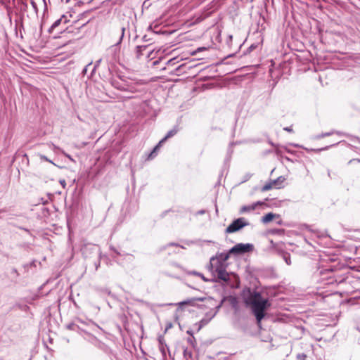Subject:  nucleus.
I'll return each mask as SVG.
<instances>
[{"mask_svg":"<svg viewBox=\"0 0 360 360\" xmlns=\"http://www.w3.org/2000/svg\"><path fill=\"white\" fill-rule=\"evenodd\" d=\"M178 131V129L177 127H174L172 129L169 130L167 134H166V136L162 139L160 142L158 143V144L153 148V150L151 151V153L149 154L148 155V159H152L153 158L155 155H156V153H157V151L159 149V148L160 147V146L164 143L168 139L174 136Z\"/></svg>","mask_w":360,"mask_h":360,"instance_id":"nucleus-5","label":"nucleus"},{"mask_svg":"<svg viewBox=\"0 0 360 360\" xmlns=\"http://www.w3.org/2000/svg\"><path fill=\"white\" fill-rule=\"evenodd\" d=\"M285 181V178L283 176L278 177L276 179L273 180V184L276 188H281L283 182Z\"/></svg>","mask_w":360,"mask_h":360,"instance_id":"nucleus-10","label":"nucleus"},{"mask_svg":"<svg viewBox=\"0 0 360 360\" xmlns=\"http://www.w3.org/2000/svg\"><path fill=\"white\" fill-rule=\"evenodd\" d=\"M92 326H94V328H96L97 330H101V328L95 323H92Z\"/></svg>","mask_w":360,"mask_h":360,"instance_id":"nucleus-29","label":"nucleus"},{"mask_svg":"<svg viewBox=\"0 0 360 360\" xmlns=\"http://www.w3.org/2000/svg\"><path fill=\"white\" fill-rule=\"evenodd\" d=\"M275 187L274 186V184H273V181H270L269 183L268 184H266L262 188V191H269L270 189H271L272 188Z\"/></svg>","mask_w":360,"mask_h":360,"instance_id":"nucleus-13","label":"nucleus"},{"mask_svg":"<svg viewBox=\"0 0 360 360\" xmlns=\"http://www.w3.org/2000/svg\"><path fill=\"white\" fill-rule=\"evenodd\" d=\"M281 231H283L282 230H277V229H276V230L273 231V233H278V232H281Z\"/></svg>","mask_w":360,"mask_h":360,"instance_id":"nucleus-33","label":"nucleus"},{"mask_svg":"<svg viewBox=\"0 0 360 360\" xmlns=\"http://www.w3.org/2000/svg\"><path fill=\"white\" fill-rule=\"evenodd\" d=\"M30 4H31L33 9L34 10V12L36 13V14H37L38 13V8H37V2L34 0H30Z\"/></svg>","mask_w":360,"mask_h":360,"instance_id":"nucleus-16","label":"nucleus"},{"mask_svg":"<svg viewBox=\"0 0 360 360\" xmlns=\"http://www.w3.org/2000/svg\"><path fill=\"white\" fill-rule=\"evenodd\" d=\"M174 60H175V58H173V59H171L168 61V63H171Z\"/></svg>","mask_w":360,"mask_h":360,"instance_id":"nucleus-36","label":"nucleus"},{"mask_svg":"<svg viewBox=\"0 0 360 360\" xmlns=\"http://www.w3.org/2000/svg\"><path fill=\"white\" fill-rule=\"evenodd\" d=\"M248 225L244 218H238L234 220L226 229L228 233H234Z\"/></svg>","mask_w":360,"mask_h":360,"instance_id":"nucleus-4","label":"nucleus"},{"mask_svg":"<svg viewBox=\"0 0 360 360\" xmlns=\"http://www.w3.org/2000/svg\"><path fill=\"white\" fill-rule=\"evenodd\" d=\"M61 152L64 154L65 156H66L68 158H69L71 161H74V160L72 159V158L70 155L65 153L63 150H61Z\"/></svg>","mask_w":360,"mask_h":360,"instance_id":"nucleus-23","label":"nucleus"},{"mask_svg":"<svg viewBox=\"0 0 360 360\" xmlns=\"http://www.w3.org/2000/svg\"><path fill=\"white\" fill-rule=\"evenodd\" d=\"M283 129L286 131H288V132H292V129L291 127H284Z\"/></svg>","mask_w":360,"mask_h":360,"instance_id":"nucleus-24","label":"nucleus"},{"mask_svg":"<svg viewBox=\"0 0 360 360\" xmlns=\"http://www.w3.org/2000/svg\"><path fill=\"white\" fill-rule=\"evenodd\" d=\"M279 217L280 216L278 214H276L272 212H269L262 217V221L264 224H267V223L270 222L271 221H272L274 219L279 218Z\"/></svg>","mask_w":360,"mask_h":360,"instance_id":"nucleus-8","label":"nucleus"},{"mask_svg":"<svg viewBox=\"0 0 360 360\" xmlns=\"http://www.w3.org/2000/svg\"><path fill=\"white\" fill-rule=\"evenodd\" d=\"M121 30H122V34H121V37H120V41L122 40V37H124L125 28L124 27H122Z\"/></svg>","mask_w":360,"mask_h":360,"instance_id":"nucleus-27","label":"nucleus"},{"mask_svg":"<svg viewBox=\"0 0 360 360\" xmlns=\"http://www.w3.org/2000/svg\"><path fill=\"white\" fill-rule=\"evenodd\" d=\"M283 259L285 260V263L288 265H290L291 264L290 257V255L288 254H284L283 255Z\"/></svg>","mask_w":360,"mask_h":360,"instance_id":"nucleus-15","label":"nucleus"},{"mask_svg":"<svg viewBox=\"0 0 360 360\" xmlns=\"http://www.w3.org/2000/svg\"><path fill=\"white\" fill-rule=\"evenodd\" d=\"M193 274H195V275H197V276H200V277H201L202 280H204V281H207V280L205 278V276H204L202 274H201L200 273H196V272H194Z\"/></svg>","mask_w":360,"mask_h":360,"instance_id":"nucleus-20","label":"nucleus"},{"mask_svg":"<svg viewBox=\"0 0 360 360\" xmlns=\"http://www.w3.org/2000/svg\"><path fill=\"white\" fill-rule=\"evenodd\" d=\"M293 146L297 148H302L299 144H294Z\"/></svg>","mask_w":360,"mask_h":360,"instance_id":"nucleus-34","label":"nucleus"},{"mask_svg":"<svg viewBox=\"0 0 360 360\" xmlns=\"http://www.w3.org/2000/svg\"><path fill=\"white\" fill-rule=\"evenodd\" d=\"M11 273L15 274L16 276H18V272L17 269H13Z\"/></svg>","mask_w":360,"mask_h":360,"instance_id":"nucleus-26","label":"nucleus"},{"mask_svg":"<svg viewBox=\"0 0 360 360\" xmlns=\"http://www.w3.org/2000/svg\"><path fill=\"white\" fill-rule=\"evenodd\" d=\"M328 147H325L323 148H321V149H319V150H326Z\"/></svg>","mask_w":360,"mask_h":360,"instance_id":"nucleus-37","label":"nucleus"},{"mask_svg":"<svg viewBox=\"0 0 360 360\" xmlns=\"http://www.w3.org/2000/svg\"><path fill=\"white\" fill-rule=\"evenodd\" d=\"M41 159H44V160H46V161H49V162H52L51 160H48V158H46V157H45V156H44V155H41Z\"/></svg>","mask_w":360,"mask_h":360,"instance_id":"nucleus-30","label":"nucleus"},{"mask_svg":"<svg viewBox=\"0 0 360 360\" xmlns=\"http://www.w3.org/2000/svg\"><path fill=\"white\" fill-rule=\"evenodd\" d=\"M91 63H89V64H88V65H87L84 68V70H83V71H82V73H83L84 75H85V74L86 73L87 68H88V67H89V65H91Z\"/></svg>","mask_w":360,"mask_h":360,"instance_id":"nucleus-25","label":"nucleus"},{"mask_svg":"<svg viewBox=\"0 0 360 360\" xmlns=\"http://www.w3.org/2000/svg\"><path fill=\"white\" fill-rule=\"evenodd\" d=\"M149 48L148 45H142L136 46V55L138 58H140L141 56L144 54V51H146Z\"/></svg>","mask_w":360,"mask_h":360,"instance_id":"nucleus-9","label":"nucleus"},{"mask_svg":"<svg viewBox=\"0 0 360 360\" xmlns=\"http://www.w3.org/2000/svg\"><path fill=\"white\" fill-rule=\"evenodd\" d=\"M195 300H188L186 301H184V302H179L178 304L181 306V305H185V304H191Z\"/></svg>","mask_w":360,"mask_h":360,"instance_id":"nucleus-19","label":"nucleus"},{"mask_svg":"<svg viewBox=\"0 0 360 360\" xmlns=\"http://www.w3.org/2000/svg\"><path fill=\"white\" fill-rule=\"evenodd\" d=\"M307 358V355L304 353H300L297 354V360H305Z\"/></svg>","mask_w":360,"mask_h":360,"instance_id":"nucleus-17","label":"nucleus"},{"mask_svg":"<svg viewBox=\"0 0 360 360\" xmlns=\"http://www.w3.org/2000/svg\"><path fill=\"white\" fill-rule=\"evenodd\" d=\"M171 245H177L176 244H174V243H172Z\"/></svg>","mask_w":360,"mask_h":360,"instance_id":"nucleus-39","label":"nucleus"},{"mask_svg":"<svg viewBox=\"0 0 360 360\" xmlns=\"http://www.w3.org/2000/svg\"><path fill=\"white\" fill-rule=\"evenodd\" d=\"M262 205H263L262 202L257 201L250 205H243L240 207V213L243 214L246 212H251L256 210L259 206H261Z\"/></svg>","mask_w":360,"mask_h":360,"instance_id":"nucleus-6","label":"nucleus"},{"mask_svg":"<svg viewBox=\"0 0 360 360\" xmlns=\"http://www.w3.org/2000/svg\"><path fill=\"white\" fill-rule=\"evenodd\" d=\"M334 134V131H330V132H326V133H322L321 134H318V135H316L314 139H323L326 136H329L332 134Z\"/></svg>","mask_w":360,"mask_h":360,"instance_id":"nucleus-11","label":"nucleus"},{"mask_svg":"<svg viewBox=\"0 0 360 360\" xmlns=\"http://www.w3.org/2000/svg\"><path fill=\"white\" fill-rule=\"evenodd\" d=\"M243 298L245 304L250 307L258 322L264 317L265 310L270 306L267 299L262 297L260 292L250 288L243 291Z\"/></svg>","mask_w":360,"mask_h":360,"instance_id":"nucleus-1","label":"nucleus"},{"mask_svg":"<svg viewBox=\"0 0 360 360\" xmlns=\"http://www.w3.org/2000/svg\"><path fill=\"white\" fill-rule=\"evenodd\" d=\"M229 258V253H217L215 256L210 258V270L213 274L216 275L219 280L228 282L230 278V274L226 271V261Z\"/></svg>","mask_w":360,"mask_h":360,"instance_id":"nucleus-2","label":"nucleus"},{"mask_svg":"<svg viewBox=\"0 0 360 360\" xmlns=\"http://www.w3.org/2000/svg\"><path fill=\"white\" fill-rule=\"evenodd\" d=\"M153 52V50L148 51V52H147V58H150L152 57Z\"/></svg>","mask_w":360,"mask_h":360,"instance_id":"nucleus-22","label":"nucleus"},{"mask_svg":"<svg viewBox=\"0 0 360 360\" xmlns=\"http://www.w3.org/2000/svg\"><path fill=\"white\" fill-rule=\"evenodd\" d=\"M277 224L281 225L283 224V221L281 219H279L276 221Z\"/></svg>","mask_w":360,"mask_h":360,"instance_id":"nucleus-32","label":"nucleus"},{"mask_svg":"<svg viewBox=\"0 0 360 360\" xmlns=\"http://www.w3.org/2000/svg\"><path fill=\"white\" fill-rule=\"evenodd\" d=\"M72 325H69V326H68V328L69 329H71V328H72Z\"/></svg>","mask_w":360,"mask_h":360,"instance_id":"nucleus-38","label":"nucleus"},{"mask_svg":"<svg viewBox=\"0 0 360 360\" xmlns=\"http://www.w3.org/2000/svg\"><path fill=\"white\" fill-rule=\"evenodd\" d=\"M53 147H54V148H55V149H57V150H60V148H58V147H56V146H53Z\"/></svg>","mask_w":360,"mask_h":360,"instance_id":"nucleus-35","label":"nucleus"},{"mask_svg":"<svg viewBox=\"0 0 360 360\" xmlns=\"http://www.w3.org/2000/svg\"><path fill=\"white\" fill-rule=\"evenodd\" d=\"M206 323H207V322H204V320H201V321H200L201 325H200V327L198 328V330H200V328H201L202 325L205 324Z\"/></svg>","mask_w":360,"mask_h":360,"instance_id":"nucleus-31","label":"nucleus"},{"mask_svg":"<svg viewBox=\"0 0 360 360\" xmlns=\"http://www.w3.org/2000/svg\"><path fill=\"white\" fill-rule=\"evenodd\" d=\"M41 3L44 6V12H43V17L45 16L46 12L47 11V4L46 2V0H41Z\"/></svg>","mask_w":360,"mask_h":360,"instance_id":"nucleus-18","label":"nucleus"},{"mask_svg":"<svg viewBox=\"0 0 360 360\" xmlns=\"http://www.w3.org/2000/svg\"><path fill=\"white\" fill-rule=\"evenodd\" d=\"M86 250H87V245H85V246L82 249V253H83V254H86Z\"/></svg>","mask_w":360,"mask_h":360,"instance_id":"nucleus-28","label":"nucleus"},{"mask_svg":"<svg viewBox=\"0 0 360 360\" xmlns=\"http://www.w3.org/2000/svg\"><path fill=\"white\" fill-rule=\"evenodd\" d=\"M71 15H69L68 16L66 15H63L59 19H57L51 26V27L49 30V32L51 33L53 32V30L58 27L61 24H65L69 21L68 17H70Z\"/></svg>","mask_w":360,"mask_h":360,"instance_id":"nucleus-7","label":"nucleus"},{"mask_svg":"<svg viewBox=\"0 0 360 360\" xmlns=\"http://www.w3.org/2000/svg\"><path fill=\"white\" fill-rule=\"evenodd\" d=\"M184 356L186 360L192 358V352L187 348L184 349Z\"/></svg>","mask_w":360,"mask_h":360,"instance_id":"nucleus-12","label":"nucleus"},{"mask_svg":"<svg viewBox=\"0 0 360 360\" xmlns=\"http://www.w3.org/2000/svg\"><path fill=\"white\" fill-rule=\"evenodd\" d=\"M59 182H60V185H61L63 188H65V186H66V182H65V179H60Z\"/></svg>","mask_w":360,"mask_h":360,"instance_id":"nucleus-21","label":"nucleus"},{"mask_svg":"<svg viewBox=\"0 0 360 360\" xmlns=\"http://www.w3.org/2000/svg\"><path fill=\"white\" fill-rule=\"evenodd\" d=\"M112 84L115 87L117 88V89H120V90H125L126 89L121 84H120L119 82H117V81H113L112 82Z\"/></svg>","mask_w":360,"mask_h":360,"instance_id":"nucleus-14","label":"nucleus"},{"mask_svg":"<svg viewBox=\"0 0 360 360\" xmlns=\"http://www.w3.org/2000/svg\"><path fill=\"white\" fill-rule=\"evenodd\" d=\"M252 249H253V245L252 244L238 243L236 245H234L232 248H231L227 253H229V255L231 254L240 255V254L249 252L252 251Z\"/></svg>","mask_w":360,"mask_h":360,"instance_id":"nucleus-3","label":"nucleus"}]
</instances>
